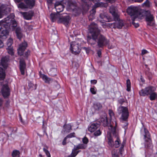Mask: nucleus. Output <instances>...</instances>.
Returning <instances> with one entry per match:
<instances>
[{
    "mask_svg": "<svg viewBox=\"0 0 157 157\" xmlns=\"http://www.w3.org/2000/svg\"><path fill=\"white\" fill-rule=\"evenodd\" d=\"M84 0H82L84 2L82 5V9L79 8L77 6V4L74 2L69 0V11H72L75 16L79 15L82 12L83 13L86 12L88 10L89 6L87 3L84 2Z\"/></svg>",
    "mask_w": 157,
    "mask_h": 157,
    "instance_id": "1",
    "label": "nucleus"
},
{
    "mask_svg": "<svg viewBox=\"0 0 157 157\" xmlns=\"http://www.w3.org/2000/svg\"><path fill=\"white\" fill-rule=\"evenodd\" d=\"M50 18L53 22L57 21L58 23H62L68 28L69 27V15L66 13L60 14L59 13H52Z\"/></svg>",
    "mask_w": 157,
    "mask_h": 157,
    "instance_id": "2",
    "label": "nucleus"
},
{
    "mask_svg": "<svg viewBox=\"0 0 157 157\" xmlns=\"http://www.w3.org/2000/svg\"><path fill=\"white\" fill-rule=\"evenodd\" d=\"M156 88L153 86H149L142 89L139 92L140 96H145L149 95V97L151 101L155 100L157 98V93L155 92Z\"/></svg>",
    "mask_w": 157,
    "mask_h": 157,
    "instance_id": "3",
    "label": "nucleus"
},
{
    "mask_svg": "<svg viewBox=\"0 0 157 157\" xmlns=\"http://www.w3.org/2000/svg\"><path fill=\"white\" fill-rule=\"evenodd\" d=\"M97 25L94 22L92 23L89 26V31L91 36H88L87 40L88 43L91 45L94 44L97 42Z\"/></svg>",
    "mask_w": 157,
    "mask_h": 157,
    "instance_id": "4",
    "label": "nucleus"
},
{
    "mask_svg": "<svg viewBox=\"0 0 157 157\" xmlns=\"http://www.w3.org/2000/svg\"><path fill=\"white\" fill-rule=\"evenodd\" d=\"M97 42L98 47L101 48L103 47L108 43V41L107 38L103 35L101 34L99 30L97 27Z\"/></svg>",
    "mask_w": 157,
    "mask_h": 157,
    "instance_id": "5",
    "label": "nucleus"
},
{
    "mask_svg": "<svg viewBox=\"0 0 157 157\" xmlns=\"http://www.w3.org/2000/svg\"><path fill=\"white\" fill-rule=\"evenodd\" d=\"M117 110L118 113L121 114V119L122 122L127 121L129 116V112L127 107L121 106L118 107Z\"/></svg>",
    "mask_w": 157,
    "mask_h": 157,
    "instance_id": "6",
    "label": "nucleus"
},
{
    "mask_svg": "<svg viewBox=\"0 0 157 157\" xmlns=\"http://www.w3.org/2000/svg\"><path fill=\"white\" fill-rule=\"evenodd\" d=\"M64 4L68 5L69 0H57L55 4V8L57 13H59L63 10L65 7Z\"/></svg>",
    "mask_w": 157,
    "mask_h": 157,
    "instance_id": "7",
    "label": "nucleus"
},
{
    "mask_svg": "<svg viewBox=\"0 0 157 157\" xmlns=\"http://www.w3.org/2000/svg\"><path fill=\"white\" fill-rule=\"evenodd\" d=\"M35 0H25L24 3L21 2L18 5V7L22 9H31L35 5Z\"/></svg>",
    "mask_w": 157,
    "mask_h": 157,
    "instance_id": "8",
    "label": "nucleus"
},
{
    "mask_svg": "<svg viewBox=\"0 0 157 157\" xmlns=\"http://www.w3.org/2000/svg\"><path fill=\"white\" fill-rule=\"evenodd\" d=\"M13 14H11L9 16H8L6 17H8L9 21L8 22V21H5V25L6 27H8V28L9 29L11 27H14L17 26V23L16 21L13 19Z\"/></svg>",
    "mask_w": 157,
    "mask_h": 157,
    "instance_id": "9",
    "label": "nucleus"
},
{
    "mask_svg": "<svg viewBox=\"0 0 157 157\" xmlns=\"http://www.w3.org/2000/svg\"><path fill=\"white\" fill-rule=\"evenodd\" d=\"M6 25L5 24H3L1 26L0 29V38L2 39H6L9 34V29Z\"/></svg>",
    "mask_w": 157,
    "mask_h": 157,
    "instance_id": "10",
    "label": "nucleus"
},
{
    "mask_svg": "<svg viewBox=\"0 0 157 157\" xmlns=\"http://www.w3.org/2000/svg\"><path fill=\"white\" fill-rule=\"evenodd\" d=\"M144 13L145 14V20L147 22V25H151V23L154 20L153 14L149 10H146Z\"/></svg>",
    "mask_w": 157,
    "mask_h": 157,
    "instance_id": "11",
    "label": "nucleus"
},
{
    "mask_svg": "<svg viewBox=\"0 0 157 157\" xmlns=\"http://www.w3.org/2000/svg\"><path fill=\"white\" fill-rule=\"evenodd\" d=\"M70 50L72 53L75 55L78 54L81 49L78 44L75 42H73L71 44Z\"/></svg>",
    "mask_w": 157,
    "mask_h": 157,
    "instance_id": "12",
    "label": "nucleus"
},
{
    "mask_svg": "<svg viewBox=\"0 0 157 157\" xmlns=\"http://www.w3.org/2000/svg\"><path fill=\"white\" fill-rule=\"evenodd\" d=\"M139 8L136 6H131L127 9V12L133 18L136 15Z\"/></svg>",
    "mask_w": 157,
    "mask_h": 157,
    "instance_id": "13",
    "label": "nucleus"
},
{
    "mask_svg": "<svg viewBox=\"0 0 157 157\" xmlns=\"http://www.w3.org/2000/svg\"><path fill=\"white\" fill-rule=\"evenodd\" d=\"M140 133L141 135L144 136V139L145 141H147L151 140L150 135L149 132L147 129L143 124V126L140 129Z\"/></svg>",
    "mask_w": 157,
    "mask_h": 157,
    "instance_id": "14",
    "label": "nucleus"
},
{
    "mask_svg": "<svg viewBox=\"0 0 157 157\" xmlns=\"http://www.w3.org/2000/svg\"><path fill=\"white\" fill-rule=\"evenodd\" d=\"M1 91L2 94L5 98H7L10 95V90L7 84L3 85L1 89Z\"/></svg>",
    "mask_w": 157,
    "mask_h": 157,
    "instance_id": "15",
    "label": "nucleus"
},
{
    "mask_svg": "<svg viewBox=\"0 0 157 157\" xmlns=\"http://www.w3.org/2000/svg\"><path fill=\"white\" fill-rule=\"evenodd\" d=\"M28 45L26 42L24 41L20 44L17 49V52L19 55L22 56L23 55L24 52L27 47Z\"/></svg>",
    "mask_w": 157,
    "mask_h": 157,
    "instance_id": "16",
    "label": "nucleus"
},
{
    "mask_svg": "<svg viewBox=\"0 0 157 157\" xmlns=\"http://www.w3.org/2000/svg\"><path fill=\"white\" fill-rule=\"evenodd\" d=\"M100 18L98 19L99 21L101 23H104L105 22H109L111 19L105 13H102L100 14Z\"/></svg>",
    "mask_w": 157,
    "mask_h": 157,
    "instance_id": "17",
    "label": "nucleus"
},
{
    "mask_svg": "<svg viewBox=\"0 0 157 157\" xmlns=\"http://www.w3.org/2000/svg\"><path fill=\"white\" fill-rule=\"evenodd\" d=\"M109 11L113 17L114 19L117 20L119 17L118 10L116 7L112 5L110 7Z\"/></svg>",
    "mask_w": 157,
    "mask_h": 157,
    "instance_id": "18",
    "label": "nucleus"
},
{
    "mask_svg": "<svg viewBox=\"0 0 157 157\" xmlns=\"http://www.w3.org/2000/svg\"><path fill=\"white\" fill-rule=\"evenodd\" d=\"M116 22L111 24V26L114 29H121L124 25L123 22L122 20H120L118 17V19H114Z\"/></svg>",
    "mask_w": 157,
    "mask_h": 157,
    "instance_id": "19",
    "label": "nucleus"
},
{
    "mask_svg": "<svg viewBox=\"0 0 157 157\" xmlns=\"http://www.w3.org/2000/svg\"><path fill=\"white\" fill-rule=\"evenodd\" d=\"M145 11H146V10L139 9L136 15L133 18L134 20H136L137 18L140 19H142L145 17V14L144 13Z\"/></svg>",
    "mask_w": 157,
    "mask_h": 157,
    "instance_id": "20",
    "label": "nucleus"
},
{
    "mask_svg": "<svg viewBox=\"0 0 157 157\" xmlns=\"http://www.w3.org/2000/svg\"><path fill=\"white\" fill-rule=\"evenodd\" d=\"M9 60V58L8 56L2 57L1 59V64L5 69H6L8 67Z\"/></svg>",
    "mask_w": 157,
    "mask_h": 157,
    "instance_id": "21",
    "label": "nucleus"
},
{
    "mask_svg": "<svg viewBox=\"0 0 157 157\" xmlns=\"http://www.w3.org/2000/svg\"><path fill=\"white\" fill-rule=\"evenodd\" d=\"M100 126V125L99 124L96 123H93L88 126V130L90 132H93L99 128Z\"/></svg>",
    "mask_w": 157,
    "mask_h": 157,
    "instance_id": "22",
    "label": "nucleus"
},
{
    "mask_svg": "<svg viewBox=\"0 0 157 157\" xmlns=\"http://www.w3.org/2000/svg\"><path fill=\"white\" fill-rule=\"evenodd\" d=\"M20 13L24 19L27 20L31 19L33 15V12L32 11L25 12H20Z\"/></svg>",
    "mask_w": 157,
    "mask_h": 157,
    "instance_id": "23",
    "label": "nucleus"
},
{
    "mask_svg": "<svg viewBox=\"0 0 157 157\" xmlns=\"http://www.w3.org/2000/svg\"><path fill=\"white\" fill-rule=\"evenodd\" d=\"M99 122L104 127L107 126L109 124L108 119L105 114L100 117Z\"/></svg>",
    "mask_w": 157,
    "mask_h": 157,
    "instance_id": "24",
    "label": "nucleus"
},
{
    "mask_svg": "<svg viewBox=\"0 0 157 157\" xmlns=\"http://www.w3.org/2000/svg\"><path fill=\"white\" fill-rule=\"evenodd\" d=\"M26 64L24 60H20V69L22 75L25 74V68Z\"/></svg>",
    "mask_w": 157,
    "mask_h": 157,
    "instance_id": "25",
    "label": "nucleus"
},
{
    "mask_svg": "<svg viewBox=\"0 0 157 157\" xmlns=\"http://www.w3.org/2000/svg\"><path fill=\"white\" fill-rule=\"evenodd\" d=\"M6 69L0 67V80H4L6 77L5 70Z\"/></svg>",
    "mask_w": 157,
    "mask_h": 157,
    "instance_id": "26",
    "label": "nucleus"
},
{
    "mask_svg": "<svg viewBox=\"0 0 157 157\" xmlns=\"http://www.w3.org/2000/svg\"><path fill=\"white\" fill-rule=\"evenodd\" d=\"M96 12V9L92 7V9L90 11V14L88 17L90 20H92L95 18Z\"/></svg>",
    "mask_w": 157,
    "mask_h": 157,
    "instance_id": "27",
    "label": "nucleus"
},
{
    "mask_svg": "<svg viewBox=\"0 0 157 157\" xmlns=\"http://www.w3.org/2000/svg\"><path fill=\"white\" fill-rule=\"evenodd\" d=\"M2 9H0V19L2 18L3 15L5 14H6L7 13V10L8 9L6 7H2Z\"/></svg>",
    "mask_w": 157,
    "mask_h": 157,
    "instance_id": "28",
    "label": "nucleus"
},
{
    "mask_svg": "<svg viewBox=\"0 0 157 157\" xmlns=\"http://www.w3.org/2000/svg\"><path fill=\"white\" fill-rule=\"evenodd\" d=\"M93 107L96 110H98L101 109L102 105L101 103L97 102L94 104Z\"/></svg>",
    "mask_w": 157,
    "mask_h": 157,
    "instance_id": "29",
    "label": "nucleus"
},
{
    "mask_svg": "<svg viewBox=\"0 0 157 157\" xmlns=\"http://www.w3.org/2000/svg\"><path fill=\"white\" fill-rule=\"evenodd\" d=\"M41 77L42 78L43 80L46 83H49L51 81V79L50 78H48L47 76L43 74L42 75Z\"/></svg>",
    "mask_w": 157,
    "mask_h": 157,
    "instance_id": "30",
    "label": "nucleus"
},
{
    "mask_svg": "<svg viewBox=\"0 0 157 157\" xmlns=\"http://www.w3.org/2000/svg\"><path fill=\"white\" fill-rule=\"evenodd\" d=\"M20 152L17 150H14L11 154L12 157H20Z\"/></svg>",
    "mask_w": 157,
    "mask_h": 157,
    "instance_id": "31",
    "label": "nucleus"
},
{
    "mask_svg": "<svg viewBox=\"0 0 157 157\" xmlns=\"http://www.w3.org/2000/svg\"><path fill=\"white\" fill-rule=\"evenodd\" d=\"M95 3L94 6H92L93 8L96 9V8L99 7L103 6L104 4L102 2H96Z\"/></svg>",
    "mask_w": 157,
    "mask_h": 157,
    "instance_id": "32",
    "label": "nucleus"
},
{
    "mask_svg": "<svg viewBox=\"0 0 157 157\" xmlns=\"http://www.w3.org/2000/svg\"><path fill=\"white\" fill-rule=\"evenodd\" d=\"M80 151H76L75 149H72V152L71 155H69V157H75L76 155Z\"/></svg>",
    "mask_w": 157,
    "mask_h": 157,
    "instance_id": "33",
    "label": "nucleus"
},
{
    "mask_svg": "<svg viewBox=\"0 0 157 157\" xmlns=\"http://www.w3.org/2000/svg\"><path fill=\"white\" fill-rule=\"evenodd\" d=\"M80 151H76L75 149H72V152L71 155H69V157H75L76 155Z\"/></svg>",
    "mask_w": 157,
    "mask_h": 157,
    "instance_id": "34",
    "label": "nucleus"
},
{
    "mask_svg": "<svg viewBox=\"0 0 157 157\" xmlns=\"http://www.w3.org/2000/svg\"><path fill=\"white\" fill-rule=\"evenodd\" d=\"M16 33L17 38L20 40L23 36L22 34L20 31L17 29L16 30Z\"/></svg>",
    "mask_w": 157,
    "mask_h": 157,
    "instance_id": "35",
    "label": "nucleus"
},
{
    "mask_svg": "<svg viewBox=\"0 0 157 157\" xmlns=\"http://www.w3.org/2000/svg\"><path fill=\"white\" fill-rule=\"evenodd\" d=\"M125 144V142L124 141H123V142H122L121 144V146L120 148H119V152L120 154L121 155H122L123 152L124 150V148Z\"/></svg>",
    "mask_w": 157,
    "mask_h": 157,
    "instance_id": "36",
    "label": "nucleus"
},
{
    "mask_svg": "<svg viewBox=\"0 0 157 157\" xmlns=\"http://www.w3.org/2000/svg\"><path fill=\"white\" fill-rule=\"evenodd\" d=\"M127 89L126 90L129 92L131 90V82L129 79H128L126 81Z\"/></svg>",
    "mask_w": 157,
    "mask_h": 157,
    "instance_id": "37",
    "label": "nucleus"
},
{
    "mask_svg": "<svg viewBox=\"0 0 157 157\" xmlns=\"http://www.w3.org/2000/svg\"><path fill=\"white\" fill-rule=\"evenodd\" d=\"M121 141L118 137H117L116 140L115 141V143L114 145L116 148H118L120 146Z\"/></svg>",
    "mask_w": 157,
    "mask_h": 157,
    "instance_id": "38",
    "label": "nucleus"
},
{
    "mask_svg": "<svg viewBox=\"0 0 157 157\" xmlns=\"http://www.w3.org/2000/svg\"><path fill=\"white\" fill-rule=\"evenodd\" d=\"M56 69L55 68H52L51 69L49 73L50 75L52 76H54L56 75Z\"/></svg>",
    "mask_w": 157,
    "mask_h": 157,
    "instance_id": "39",
    "label": "nucleus"
},
{
    "mask_svg": "<svg viewBox=\"0 0 157 157\" xmlns=\"http://www.w3.org/2000/svg\"><path fill=\"white\" fill-rule=\"evenodd\" d=\"M13 43V40L11 38H10L7 41V45L8 47H12L11 45Z\"/></svg>",
    "mask_w": 157,
    "mask_h": 157,
    "instance_id": "40",
    "label": "nucleus"
},
{
    "mask_svg": "<svg viewBox=\"0 0 157 157\" xmlns=\"http://www.w3.org/2000/svg\"><path fill=\"white\" fill-rule=\"evenodd\" d=\"M46 148L45 147H44L43 148V150L45 152L46 155L47 156V157H51V155L50 154V152L47 149L48 148V147L47 146H46Z\"/></svg>",
    "mask_w": 157,
    "mask_h": 157,
    "instance_id": "41",
    "label": "nucleus"
},
{
    "mask_svg": "<svg viewBox=\"0 0 157 157\" xmlns=\"http://www.w3.org/2000/svg\"><path fill=\"white\" fill-rule=\"evenodd\" d=\"M7 49L8 50V53L11 55L13 56L14 55V52L13 51V49L12 47H8L7 48Z\"/></svg>",
    "mask_w": 157,
    "mask_h": 157,
    "instance_id": "42",
    "label": "nucleus"
},
{
    "mask_svg": "<svg viewBox=\"0 0 157 157\" xmlns=\"http://www.w3.org/2000/svg\"><path fill=\"white\" fill-rule=\"evenodd\" d=\"M90 92L93 94H96L97 89L94 86L93 87L90 88Z\"/></svg>",
    "mask_w": 157,
    "mask_h": 157,
    "instance_id": "43",
    "label": "nucleus"
},
{
    "mask_svg": "<svg viewBox=\"0 0 157 157\" xmlns=\"http://www.w3.org/2000/svg\"><path fill=\"white\" fill-rule=\"evenodd\" d=\"M101 132L99 128L95 131L94 133V135L95 136H98L101 134Z\"/></svg>",
    "mask_w": 157,
    "mask_h": 157,
    "instance_id": "44",
    "label": "nucleus"
},
{
    "mask_svg": "<svg viewBox=\"0 0 157 157\" xmlns=\"http://www.w3.org/2000/svg\"><path fill=\"white\" fill-rule=\"evenodd\" d=\"M143 6H144L146 7H149L150 6V3L148 0H146V1L142 4Z\"/></svg>",
    "mask_w": 157,
    "mask_h": 157,
    "instance_id": "45",
    "label": "nucleus"
},
{
    "mask_svg": "<svg viewBox=\"0 0 157 157\" xmlns=\"http://www.w3.org/2000/svg\"><path fill=\"white\" fill-rule=\"evenodd\" d=\"M108 144L111 147L114 146V141L113 139L111 137L108 138Z\"/></svg>",
    "mask_w": 157,
    "mask_h": 157,
    "instance_id": "46",
    "label": "nucleus"
},
{
    "mask_svg": "<svg viewBox=\"0 0 157 157\" xmlns=\"http://www.w3.org/2000/svg\"><path fill=\"white\" fill-rule=\"evenodd\" d=\"M125 102V100L123 98H120L118 100V103L121 105L123 104V103Z\"/></svg>",
    "mask_w": 157,
    "mask_h": 157,
    "instance_id": "47",
    "label": "nucleus"
},
{
    "mask_svg": "<svg viewBox=\"0 0 157 157\" xmlns=\"http://www.w3.org/2000/svg\"><path fill=\"white\" fill-rule=\"evenodd\" d=\"M8 19H9L8 18L6 17V18H4V19L2 20L1 21H0V26L1 25L2 26L3 24H5V21H9L8 20Z\"/></svg>",
    "mask_w": 157,
    "mask_h": 157,
    "instance_id": "48",
    "label": "nucleus"
},
{
    "mask_svg": "<svg viewBox=\"0 0 157 157\" xmlns=\"http://www.w3.org/2000/svg\"><path fill=\"white\" fill-rule=\"evenodd\" d=\"M112 157H119V156L116 150H113L112 151Z\"/></svg>",
    "mask_w": 157,
    "mask_h": 157,
    "instance_id": "49",
    "label": "nucleus"
},
{
    "mask_svg": "<svg viewBox=\"0 0 157 157\" xmlns=\"http://www.w3.org/2000/svg\"><path fill=\"white\" fill-rule=\"evenodd\" d=\"M82 141L83 144L86 145L88 142L89 140L86 137H84L82 138Z\"/></svg>",
    "mask_w": 157,
    "mask_h": 157,
    "instance_id": "50",
    "label": "nucleus"
},
{
    "mask_svg": "<svg viewBox=\"0 0 157 157\" xmlns=\"http://www.w3.org/2000/svg\"><path fill=\"white\" fill-rule=\"evenodd\" d=\"M109 114L111 119L114 117V114L112 109L109 110Z\"/></svg>",
    "mask_w": 157,
    "mask_h": 157,
    "instance_id": "51",
    "label": "nucleus"
},
{
    "mask_svg": "<svg viewBox=\"0 0 157 157\" xmlns=\"http://www.w3.org/2000/svg\"><path fill=\"white\" fill-rule=\"evenodd\" d=\"M78 145L80 149H84L87 147V145L83 144H79Z\"/></svg>",
    "mask_w": 157,
    "mask_h": 157,
    "instance_id": "52",
    "label": "nucleus"
},
{
    "mask_svg": "<svg viewBox=\"0 0 157 157\" xmlns=\"http://www.w3.org/2000/svg\"><path fill=\"white\" fill-rule=\"evenodd\" d=\"M136 20H134V18H133L132 19V24L136 28H137L139 26V24L138 23H135V22H134V21Z\"/></svg>",
    "mask_w": 157,
    "mask_h": 157,
    "instance_id": "53",
    "label": "nucleus"
},
{
    "mask_svg": "<svg viewBox=\"0 0 157 157\" xmlns=\"http://www.w3.org/2000/svg\"><path fill=\"white\" fill-rule=\"evenodd\" d=\"M69 138V135H67L64 139L63 141V142H62V144L63 145H65L66 144V140L67 139V138Z\"/></svg>",
    "mask_w": 157,
    "mask_h": 157,
    "instance_id": "54",
    "label": "nucleus"
},
{
    "mask_svg": "<svg viewBox=\"0 0 157 157\" xmlns=\"http://www.w3.org/2000/svg\"><path fill=\"white\" fill-rule=\"evenodd\" d=\"M30 54V51L27 50L25 53L24 56L27 57Z\"/></svg>",
    "mask_w": 157,
    "mask_h": 157,
    "instance_id": "55",
    "label": "nucleus"
},
{
    "mask_svg": "<svg viewBox=\"0 0 157 157\" xmlns=\"http://www.w3.org/2000/svg\"><path fill=\"white\" fill-rule=\"evenodd\" d=\"M97 80L95 79L91 80H90V82L91 84L94 85L96 84L97 83Z\"/></svg>",
    "mask_w": 157,
    "mask_h": 157,
    "instance_id": "56",
    "label": "nucleus"
},
{
    "mask_svg": "<svg viewBox=\"0 0 157 157\" xmlns=\"http://www.w3.org/2000/svg\"><path fill=\"white\" fill-rule=\"evenodd\" d=\"M75 137V135L74 132L71 133L69 134V138H71Z\"/></svg>",
    "mask_w": 157,
    "mask_h": 157,
    "instance_id": "57",
    "label": "nucleus"
},
{
    "mask_svg": "<svg viewBox=\"0 0 157 157\" xmlns=\"http://www.w3.org/2000/svg\"><path fill=\"white\" fill-rule=\"evenodd\" d=\"M148 52V51L145 49H143L142 51L141 54L142 55H144Z\"/></svg>",
    "mask_w": 157,
    "mask_h": 157,
    "instance_id": "58",
    "label": "nucleus"
},
{
    "mask_svg": "<svg viewBox=\"0 0 157 157\" xmlns=\"http://www.w3.org/2000/svg\"><path fill=\"white\" fill-rule=\"evenodd\" d=\"M66 126H67L64 125V129L62 131V133H63V132H64V133L68 132V128L67 130L65 129V128L66 127Z\"/></svg>",
    "mask_w": 157,
    "mask_h": 157,
    "instance_id": "59",
    "label": "nucleus"
},
{
    "mask_svg": "<svg viewBox=\"0 0 157 157\" xmlns=\"http://www.w3.org/2000/svg\"><path fill=\"white\" fill-rule=\"evenodd\" d=\"M97 54L99 57H101V50H99L97 51Z\"/></svg>",
    "mask_w": 157,
    "mask_h": 157,
    "instance_id": "60",
    "label": "nucleus"
},
{
    "mask_svg": "<svg viewBox=\"0 0 157 157\" xmlns=\"http://www.w3.org/2000/svg\"><path fill=\"white\" fill-rule=\"evenodd\" d=\"M132 1L134 2H137L141 3L144 0H132Z\"/></svg>",
    "mask_w": 157,
    "mask_h": 157,
    "instance_id": "61",
    "label": "nucleus"
},
{
    "mask_svg": "<svg viewBox=\"0 0 157 157\" xmlns=\"http://www.w3.org/2000/svg\"><path fill=\"white\" fill-rule=\"evenodd\" d=\"M73 149H75V150L77 151V150L80 149L79 147H78V145H77L76 146H75Z\"/></svg>",
    "mask_w": 157,
    "mask_h": 157,
    "instance_id": "62",
    "label": "nucleus"
},
{
    "mask_svg": "<svg viewBox=\"0 0 157 157\" xmlns=\"http://www.w3.org/2000/svg\"><path fill=\"white\" fill-rule=\"evenodd\" d=\"M4 46L3 42L0 40V48H2Z\"/></svg>",
    "mask_w": 157,
    "mask_h": 157,
    "instance_id": "63",
    "label": "nucleus"
},
{
    "mask_svg": "<svg viewBox=\"0 0 157 157\" xmlns=\"http://www.w3.org/2000/svg\"><path fill=\"white\" fill-rule=\"evenodd\" d=\"M106 1L108 2L113 3L116 0H106Z\"/></svg>",
    "mask_w": 157,
    "mask_h": 157,
    "instance_id": "64",
    "label": "nucleus"
}]
</instances>
